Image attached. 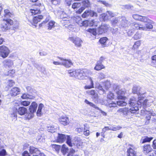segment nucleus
I'll list each match as a JSON object with an SVG mask.
<instances>
[{"label":"nucleus","instance_id":"1","mask_svg":"<svg viewBox=\"0 0 156 156\" xmlns=\"http://www.w3.org/2000/svg\"><path fill=\"white\" fill-rule=\"evenodd\" d=\"M40 13V8L39 7L35 8L33 9H30V14L31 15H35L36 14ZM43 18V16L41 15H39L37 16L34 17L31 16L29 17V18H27L28 23L30 25L35 26L38 22H40L41 19Z\"/></svg>","mask_w":156,"mask_h":156},{"label":"nucleus","instance_id":"2","mask_svg":"<svg viewBox=\"0 0 156 156\" xmlns=\"http://www.w3.org/2000/svg\"><path fill=\"white\" fill-rule=\"evenodd\" d=\"M71 138L69 136L58 133L57 141L58 142L62 143L66 140L67 144L69 146L72 147L73 146V144L71 142Z\"/></svg>","mask_w":156,"mask_h":156},{"label":"nucleus","instance_id":"3","mask_svg":"<svg viewBox=\"0 0 156 156\" xmlns=\"http://www.w3.org/2000/svg\"><path fill=\"white\" fill-rule=\"evenodd\" d=\"M139 110L138 107L136 106L135 107H131L130 109L127 108H121L118 109L117 112H121L123 115H127L130 113H136Z\"/></svg>","mask_w":156,"mask_h":156},{"label":"nucleus","instance_id":"4","mask_svg":"<svg viewBox=\"0 0 156 156\" xmlns=\"http://www.w3.org/2000/svg\"><path fill=\"white\" fill-rule=\"evenodd\" d=\"M4 22L1 27V30L5 31L10 28V26L13 24V21L10 19H3Z\"/></svg>","mask_w":156,"mask_h":156},{"label":"nucleus","instance_id":"5","mask_svg":"<svg viewBox=\"0 0 156 156\" xmlns=\"http://www.w3.org/2000/svg\"><path fill=\"white\" fill-rule=\"evenodd\" d=\"M27 109L23 107H20L18 110L17 108H14L13 110L12 114L11 115L12 117H16L17 112L19 114L22 115L27 113Z\"/></svg>","mask_w":156,"mask_h":156},{"label":"nucleus","instance_id":"6","mask_svg":"<svg viewBox=\"0 0 156 156\" xmlns=\"http://www.w3.org/2000/svg\"><path fill=\"white\" fill-rule=\"evenodd\" d=\"M140 21L143 22L145 23L146 29H151L153 28V25L152 24L154 23L153 21L149 19L147 17L145 16H142L141 19Z\"/></svg>","mask_w":156,"mask_h":156},{"label":"nucleus","instance_id":"7","mask_svg":"<svg viewBox=\"0 0 156 156\" xmlns=\"http://www.w3.org/2000/svg\"><path fill=\"white\" fill-rule=\"evenodd\" d=\"M10 53L9 48L5 46H0V56L3 58L8 56Z\"/></svg>","mask_w":156,"mask_h":156},{"label":"nucleus","instance_id":"8","mask_svg":"<svg viewBox=\"0 0 156 156\" xmlns=\"http://www.w3.org/2000/svg\"><path fill=\"white\" fill-rule=\"evenodd\" d=\"M69 40L72 42L76 46L79 47H81L83 41L79 37H69Z\"/></svg>","mask_w":156,"mask_h":156},{"label":"nucleus","instance_id":"9","mask_svg":"<svg viewBox=\"0 0 156 156\" xmlns=\"http://www.w3.org/2000/svg\"><path fill=\"white\" fill-rule=\"evenodd\" d=\"M82 6L76 11L77 13H81L86 8L90 6V4L88 0H85L82 2Z\"/></svg>","mask_w":156,"mask_h":156},{"label":"nucleus","instance_id":"10","mask_svg":"<svg viewBox=\"0 0 156 156\" xmlns=\"http://www.w3.org/2000/svg\"><path fill=\"white\" fill-rule=\"evenodd\" d=\"M109 27V26L105 24L101 25L98 29V33L99 34H101L105 33L108 30Z\"/></svg>","mask_w":156,"mask_h":156},{"label":"nucleus","instance_id":"11","mask_svg":"<svg viewBox=\"0 0 156 156\" xmlns=\"http://www.w3.org/2000/svg\"><path fill=\"white\" fill-rule=\"evenodd\" d=\"M97 16V13L91 10H86L82 15V17L84 18L87 17L89 16L96 17Z\"/></svg>","mask_w":156,"mask_h":156},{"label":"nucleus","instance_id":"12","mask_svg":"<svg viewBox=\"0 0 156 156\" xmlns=\"http://www.w3.org/2000/svg\"><path fill=\"white\" fill-rule=\"evenodd\" d=\"M58 120L59 122L64 126L68 125L69 123V121L68 117L65 116H62L60 117Z\"/></svg>","mask_w":156,"mask_h":156},{"label":"nucleus","instance_id":"13","mask_svg":"<svg viewBox=\"0 0 156 156\" xmlns=\"http://www.w3.org/2000/svg\"><path fill=\"white\" fill-rule=\"evenodd\" d=\"M86 92L90 95L93 100L96 101L98 100V95L97 93L94 90H88L86 91Z\"/></svg>","mask_w":156,"mask_h":156},{"label":"nucleus","instance_id":"14","mask_svg":"<svg viewBox=\"0 0 156 156\" xmlns=\"http://www.w3.org/2000/svg\"><path fill=\"white\" fill-rule=\"evenodd\" d=\"M130 25L134 29L146 30V28L145 26L137 23H131Z\"/></svg>","mask_w":156,"mask_h":156},{"label":"nucleus","instance_id":"15","mask_svg":"<svg viewBox=\"0 0 156 156\" xmlns=\"http://www.w3.org/2000/svg\"><path fill=\"white\" fill-rule=\"evenodd\" d=\"M141 88L140 86H134L132 92L134 94H136L139 96H141L142 95H143L144 93L142 92L141 90Z\"/></svg>","mask_w":156,"mask_h":156},{"label":"nucleus","instance_id":"16","mask_svg":"<svg viewBox=\"0 0 156 156\" xmlns=\"http://www.w3.org/2000/svg\"><path fill=\"white\" fill-rule=\"evenodd\" d=\"M62 61V65L66 68H69L73 65V64L70 59H64L60 58Z\"/></svg>","mask_w":156,"mask_h":156},{"label":"nucleus","instance_id":"17","mask_svg":"<svg viewBox=\"0 0 156 156\" xmlns=\"http://www.w3.org/2000/svg\"><path fill=\"white\" fill-rule=\"evenodd\" d=\"M20 92V88L17 87H14L10 90V94L12 97H15L19 94Z\"/></svg>","mask_w":156,"mask_h":156},{"label":"nucleus","instance_id":"18","mask_svg":"<svg viewBox=\"0 0 156 156\" xmlns=\"http://www.w3.org/2000/svg\"><path fill=\"white\" fill-rule=\"evenodd\" d=\"M129 104L132 107H131L137 106L138 108V106L139 105V103H138V101H137L136 98L134 97H132L130 99Z\"/></svg>","mask_w":156,"mask_h":156},{"label":"nucleus","instance_id":"19","mask_svg":"<svg viewBox=\"0 0 156 156\" xmlns=\"http://www.w3.org/2000/svg\"><path fill=\"white\" fill-rule=\"evenodd\" d=\"M115 14L112 11H108L106 13L103 15L102 17H103L104 20H106L110 19L111 18L114 16Z\"/></svg>","mask_w":156,"mask_h":156},{"label":"nucleus","instance_id":"20","mask_svg":"<svg viewBox=\"0 0 156 156\" xmlns=\"http://www.w3.org/2000/svg\"><path fill=\"white\" fill-rule=\"evenodd\" d=\"M3 64L5 67H10L13 65V61L9 59L5 60L3 62Z\"/></svg>","mask_w":156,"mask_h":156},{"label":"nucleus","instance_id":"21","mask_svg":"<svg viewBox=\"0 0 156 156\" xmlns=\"http://www.w3.org/2000/svg\"><path fill=\"white\" fill-rule=\"evenodd\" d=\"M37 105V103L35 102H33L30 106L29 110L30 112L34 113L36 111Z\"/></svg>","mask_w":156,"mask_h":156},{"label":"nucleus","instance_id":"22","mask_svg":"<svg viewBox=\"0 0 156 156\" xmlns=\"http://www.w3.org/2000/svg\"><path fill=\"white\" fill-rule=\"evenodd\" d=\"M30 154H39L40 153V150L37 148L34 147H30Z\"/></svg>","mask_w":156,"mask_h":156},{"label":"nucleus","instance_id":"23","mask_svg":"<svg viewBox=\"0 0 156 156\" xmlns=\"http://www.w3.org/2000/svg\"><path fill=\"white\" fill-rule=\"evenodd\" d=\"M15 82L12 80H9L6 83V86L5 87L6 90H8L9 89L15 85Z\"/></svg>","mask_w":156,"mask_h":156},{"label":"nucleus","instance_id":"24","mask_svg":"<svg viewBox=\"0 0 156 156\" xmlns=\"http://www.w3.org/2000/svg\"><path fill=\"white\" fill-rule=\"evenodd\" d=\"M89 80L90 81V84L88 85H86L84 87L85 89H90L94 87V82L92 78L89 77L88 78Z\"/></svg>","mask_w":156,"mask_h":156},{"label":"nucleus","instance_id":"25","mask_svg":"<svg viewBox=\"0 0 156 156\" xmlns=\"http://www.w3.org/2000/svg\"><path fill=\"white\" fill-rule=\"evenodd\" d=\"M116 93L117 95V98L118 99H124L125 98L124 96L125 94L124 91H122L121 90L117 91Z\"/></svg>","mask_w":156,"mask_h":156},{"label":"nucleus","instance_id":"26","mask_svg":"<svg viewBox=\"0 0 156 156\" xmlns=\"http://www.w3.org/2000/svg\"><path fill=\"white\" fill-rule=\"evenodd\" d=\"M108 40V39L107 37H104L100 39L99 42L101 44L102 46L103 47H104L107 46L106 43Z\"/></svg>","mask_w":156,"mask_h":156},{"label":"nucleus","instance_id":"27","mask_svg":"<svg viewBox=\"0 0 156 156\" xmlns=\"http://www.w3.org/2000/svg\"><path fill=\"white\" fill-rule=\"evenodd\" d=\"M136 152L131 148L130 147L127 149V156H136Z\"/></svg>","mask_w":156,"mask_h":156},{"label":"nucleus","instance_id":"28","mask_svg":"<svg viewBox=\"0 0 156 156\" xmlns=\"http://www.w3.org/2000/svg\"><path fill=\"white\" fill-rule=\"evenodd\" d=\"M82 74V70L80 69H77V74L76 76V78L80 80H83V77Z\"/></svg>","mask_w":156,"mask_h":156},{"label":"nucleus","instance_id":"29","mask_svg":"<svg viewBox=\"0 0 156 156\" xmlns=\"http://www.w3.org/2000/svg\"><path fill=\"white\" fill-rule=\"evenodd\" d=\"M105 66L103 64H101L97 62L94 68V69L97 71H99L102 69H105Z\"/></svg>","mask_w":156,"mask_h":156},{"label":"nucleus","instance_id":"30","mask_svg":"<svg viewBox=\"0 0 156 156\" xmlns=\"http://www.w3.org/2000/svg\"><path fill=\"white\" fill-rule=\"evenodd\" d=\"M138 99V103H139V104H142L143 105H146L148 101L147 100H144V97H139Z\"/></svg>","mask_w":156,"mask_h":156},{"label":"nucleus","instance_id":"31","mask_svg":"<svg viewBox=\"0 0 156 156\" xmlns=\"http://www.w3.org/2000/svg\"><path fill=\"white\" fill-rule=\"evenodd\" d=\"M152 150V148L149 144L144 145V147L143 150L144 153L147 154L149 152H151Z\"/></svg>","mask_w":156,"mask_h":156},{"label":"nucleus","instance_id":"32","mask_svg":"<svg viewBox=\"0 0 156 156\" xmlns=\"http://www.w3.org/2000/svg\"><path fill=\"white\" fill-rule=\"evenodd\" d=\"M90 73V71L86 69L82 70V74L83 76V80L86 79L88 77V76Z\"/></svg>","mask_w":156,"mask_h":156},{"label":"nucleus","instance_id":"33","mask_svg":"<svg viewBox=\"0 0 156 156\" xmlns=\"http://www.w3.org/2000/svg\"><path fill=\"white\" fill-rule=\"evenodd\" d=\"M121 17H118L115 18L114 19L112 20V25L114 26H115L116 25L119 24L120 23V21L121 20Z\"/></svg>","mask_w":156,"mask_h":156},{"label":"nucleus","instance_id":"34","mask_svg":"<svg viewBox=\"0 0 156 156\" xmlns=\"http://www.w3.org/2000/svg\"><path fill=\"white\" fill-rule=\"evenodd\" d=\"M77 69H72L68 70V73L70 76L74 77L76 78L77 74Z\"/></svg>","mask_w":156,"mask_h":156},{"label":"nucleus","instance_id":"35","mask_svg":"<svg viewBox=\"0 0 156 156\" xmlns=\"http://www.w3.org/2000/svg\"><path fill=\"white\" fill-rule=\"evenodd\" d=\"M44 105L42 104H40L38 107L37 111V116H40L41 115V110L44 107Z\"/></svg>","mask_w":156,"mask_h":156},{"label":"nucleus","instance_id":"36","mask_svg":"<svg viewBox=\"0 0 156 156\" xmlns=\"http://www.w3.org/2000/svg\"><path fill=\"white\" fill-rule=\"evenodd\" d=\"M121 22L119 25H121V27H124L126 26L127 25L128 21L126 19L125 17H121Z\"/></svg>","mask_w":156,"mask_h":156},{"label":"nucleus","instance_id":"37","mask_svg":"<svg viewBox=\"0 0 156 156\" xmlns=\"http://www.w3.org/2000/svg\"><path fill=\"white\" fill-rule=\"evenodd\" d=\"M4 16L6 18L11 17L12 16V14L10 12L9 10L6 9L4 10Z\"/></svg>","mask_w":156,"mask_h":156},{"label":"nucleus","instance_id":"38","mask_svg":"<svg viewBox=\"0 0 156 156\" xmlns=\"http://www.w3.org/2000/svg\"><path fill=\"white\" fill-rule=\"evenodd\" d=\"M55 22L53 21H51L48 23V30H51L55 27Z\"/></svg>","mask_w":156,"mask_h":156},{"label":"nucleus","instance_id":"39","mask_svg":"<svg viewBox=\"0 0 156 156\" xmlns=\"http://www.w3.org/2000/svg\"><path fill=\"white\" fill-rule=\"evenodd\" d=\"M68 150L69 149L68 148L66 147V145L63 144L62 146L61 152L64 155H65L66 154V152H68Z\"/></svg>","mask_w":156,"mask_h":156},{"label":"nucleus","instance_id":"40","mask_svg":"<svg viewBox=\"0 0 156 156\" xmlns=\"http://www.w3.org/2000/svg\"><path fill=\"white\" fill-rule=\"evenodd\" d=\"M84 102L87 105H89L90 106L95 108L96 109H98L99 108L94 104L92 102H89L88 101L87 99L85 100Z\"/></svg>","mask_w":156,"mask_h":156},{"label":"nucleus","instance_id":"41","mask_svg":"<svg viewBox=\"0 0 156 156\" xmlns=\"http://www.w3.org/2000/svg\"><path fill=\"white\" fill-rule=\"evenodd\" d=\"M104 87L106 90L109 89L110 87V82L109 81H107L103 83Z\"/></svg>","mask_w":156,"mask_h":156},{"label":"nucleus","instance_id":"42","mask_svg":"<svg viewBox=\"0 0 156 156\" xmlns=\"http://www.w3.org/2000/svg\"><path fill=\"white\" fill-rule=\"evenodd\" d=\"M21 97L23 99L29 98L32 99L34 98L33 96L27 94H23Z\"/></svg>","mask_w":156,"mask_h":156},{"label":"nucleus","instance_id":"43","mask_svg":"<svg viewBox=\"0 0 156 156\" xmlns=\"http://www.w3.org/2000/svg\"><path fill=\"white\" fill-rule=\"evenodd\" d=\"M151 60V65L155 67L156 66V55L152 57Z\"/></svg>","mask_w":156,"mask_h":156},{"label":"nucleus","instance_id":"44","mask_svg":"<svg viewBox=\"0 0 156 156\" xmlns=\"http://www.w3.org/2000/svg\"><path fill=\"white\" fill-rule=\"evenodd\" d=\"M116 104L113 101H111L109 102L108 103H107L106 105L108 107L110 108L111 107H115L116 106Z\"/></svg>","mask_w":156,"mask_h":156},{"label":"nucleus","instance_id":"45","mask_svg":"<svg viewBox=\"0 0 156 156\" xmlns=\"http://www.w3.org/2000/svg\"><path fill=\"white\" fill-rule=\"evenodd\" d=\"M117 104L119 106H123L126 105V103L122 100L118 101Z\"/></svg>","mask_w":156,"mask_h":156},{"label":"nucleus","instance_id":"46","mask_svg":"<svg viewBox=\"0 0 156 156\" xmlns=\"http://www.w3.org/2000/svg\"><path fill=\"white\" fill-rule=\"evenodd\" d=\"M56 129L53 126H50L48 127L47 129L48 132L53 133L56 131Z\"/></svg>","mask_w":156,"mask_h":156},{"label":"nucleus","instance_id":"47","mask_svg":"<svg viewBox=\"0 0 156 156\" xmlns=\"http://www.w3.org/2000/svg\"><path fill=\"white\" fill-rule=\"evenodd\" d=\"M153 139L152 137H148L147 136L145 137L144 139L142 140V143H144L146 142H149Z\"/></svg>","mask_w":156,"mask_h":156},{"label":"nucleus","instance_id":"48","mask_svg":"<svg viewBox=\"0 0 156 156\" xmlns=\"http://www.w3.org/2000/svg\"><path fill=\"white\" fill-rule=\"evenodd\" d=\"M132 16L135 20L140 21L142 16L137 14H135L133 15Z\"/></svg>","mask_w":156,"mask_h":156},{"label":"nucleus","instance_id":"49","mask_svg":"<svg viewBox=\"0 0 156 156\" xmlns=\"http://www.w3.org/2000/svg\"><path fill=\"white\" fill-rule=\"evenodd\" d=\"M51 146L52 148L54 149L56 151H58L60 148V146L55 144H51Z\"/></svg>","mask_w":156,"mask_h":156},{"label":"nucleus","instance_id":"50","mask_svg":"<svg viewBox=\"0 0 156 156\" xmlns=\"http://www.w3.org/2000/svg\"><path fill=\"white\" fill-rule=\"evenodd\" d=\"M87 31L90 33V34H93L94 36H95L97 34L96 30L95 29H89L87 30Z\"/></svg>","mask_w":156,"mask_h":156},{"label":"nucleus","instance_id":"51","mask_svg":"<svg viewBox=\"0 0 156 156\" xmlns=\"http://www.w3.org/2000/svg\"><path fill=\"white\" fill-rule=\"evenodd\" d=\"M34 116V114L33 113H27L25 115V118L26 119H30L31 118H32Z\"/></svg>","mask_w":156,"mask_h":156},{"label":"nucleus","instance_id":"52","mask_svg":"<svg viewBox=\"0 0 156 156\" xmlns=\"http://www.w3.org/2000/svg\"><path fill=\"white\" fill-rule=\"evenodd\" d=\"M75 152V151L74 150L71 149L67 156H79L78 155L74 154Z\"/></svg>","mask_w":156,"mask_h":156},{"label":"nucleus","instance_id":"53","mask_svg":"<svg viewBox=\"0 0 156 156\" xmlns=\"http://www.w3.org/2000/svg\"><path fill=\"white\" fill-rule=\"evenodd\" d=\"M81 5L80 3H74L72 5V8L73 9H75L76 8L79 7Z\"/></svg>","mask_w":156,"mask_h":156},{"label":"nucleus","instance_id":"54","mask_svg":"<svg viewBox=\"0 0 156 156\" xmlns=\"http://www.w3.org/2000/svg\"><path fill=\"white\" fill-rule=\"evenodd\" d=\"M21 105L24 106H28L30 104V102L27 101H23L20 102Z\"/></svg>","mask_w":156,"mask_h":156},{"label":"nucleus","instance_id":"55","mask_svg":"<svg viewBox=\"0 0 156 156\" xmlns=\"http://www.w3.org/2000/svg\"><path fill=\"white\" fill-rule=\"evenodd\" d=\"M15 73V70H10L8 71L7 75L10 76H12L14 75Z\"/></svg>","mask_w":156,"mask_h":156},{"label":"nucleus","instance_id":"56","mask_svg":"<svg viewBox=\"0 0 156 156\" xmlns=\"http://www.w3.org/2000/svg\"><path fill=\"white\" fill-rule=\"evenodd\" d=\"M140 43L139 41H137L133 45V48L134 49L137 48L140 45Z\"/></svg>","mask_w":156,"mask_h":156},{"label":"nucleus","instance_id":"57","mask_svg":"<svg viewBox=\"0 0 156 156\" xmlns=\"http://www.w3.org/2000/svg\"><path fill=\"white\" fill-rule=\"evenodd\" d=\"M141 37V34L138 33H136L133 36V38L135 40H137Z\"/></svg>","mask_w":156,"mask_h":156},{"label":"nucleus","instance_id":"58","mask_svg":"<svg viewBox=\"0 0 156 156\" xmlns=\"http://www.w3.org/2000/svg\"><path fill=\"white\" fill-rule=\"evenodd\" d=\"M114 94L111 92H109L107 95V98L110 99H112L114 98Z\"/></svg>","mask_w":156,"mask_h":156},{"label":"nucleus","instance_id":"59","mask_svg":"<svg viewBox=\"0 0 156 156\" xmlns=\"http://www.w3.org/2000/svg\"><path fill=\"white\" fill-rule=\"evenodd\" d=\"M122 127L119 126L113 127H111V130H112L114 131H116L117 130L120 129Z\"/></svg>","mask_w":156,"mask_h":156},{"label":"nucleus","instance_id":"60","mask_svg":"<svg viewBox=\"0 0 156 156\" xmlns=\"http://www.w3.org/2000/svg\"><path fill=\"white\" fill-rule=\"evenodd\" d=\"M61 2V0H51L52 3L54 5L59 4Z\"/></svg>","mask_w":156,"mask_h":156},{"label":"nucleus","instance_id":"61","mask_svg":"<svg viewBox=\"0 0 156 156\" xmlns=\"http://www.w3.org/2000/svg\"><path fill=\"white\" fill-rule=\"evenodd\" d=\"M105 59V58L103 56H101L99 60L97 61V62L101 64H102V62Z\"/></svg>","mask_w":156,"mask_h":156},{"label":"nucleus","instance_id":"62","mask_svg":"<svg viewBox=\"0 0 156 156\" xmlns=\"http://www.w3.org/2000/svg\"><path fill=\"white\" fill-rule=\"evenodd\" d=\"M6 154V152L5 149H3L0 151V156H5Z\"/></svg>","mask_w":156,"mask_h":156},{"label":"nucleus","instance_id":"63","mask_svg":"<svg viewBox=\"0 0 156 156\" xmlns=\"http://www.w3.org/2000/svg\"><path fill=\"white\" fill-rule=\"evenodd\" d=\"M145 113L153 116H154L156 115V113L151 111H146Z\"/></svg>","mask_w":156,"mask_h":156},{"label":"nucleus","instance_id":"64","mask_svg":"<svg viewBox=\"0 0 156 156\" xmlns=\"http://www.w3.org/2000/svg\"><path fill=\"white\" fill-rule=\"evenodd\" d=\"M80 26H84L85 27L89 26L88 21L85 20L83 21L81 23V25Z\"/></svg>","mask_w":156,"mask_h":156}]
</instances>
